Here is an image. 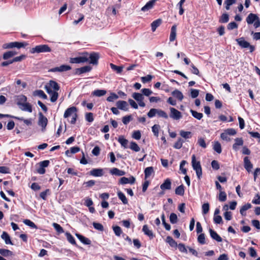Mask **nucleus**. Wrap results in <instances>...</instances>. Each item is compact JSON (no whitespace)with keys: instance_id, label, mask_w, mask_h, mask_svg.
Here are the masks:
<instances>
[{"instance_id":"nucleus-1","label":"nucleus","mask_w":260,"mask_h":260,"mask_svg":"<svg viewBox=\"0 0 260 260\" xmlns=\"http://www.w3.org/2000/svg\"><path fill=\"white\" fill-rule=\"evenodd\" d=\"M77 109L75 107H72L68 108L63 115V117L65 118H68L70 116H72V119L70 121L71 124H75L76 122L77 118L78 117L77 114Z\"/></svg>"},{"instance_id":"nucleus-2","label":"nucleus","mask_w":260,"mask_h":260,"mask_svg":"<svg viewBox=\"0 0 260 260\" xmlns=\"http://www.w3.org/2000/svg\"><path fill=\"white\" fill-rule=\"evenodd\" d=\"M191 165L193 169L196 171L198 178L200 180L202 177V169L200 162L196 160L195 155L191 156Z\"/></svg>"},{"instance_id":"nucleus-3","label":"nucleus","mask_w":260,"mask_h":260,"mask_svg":"<svg viewBox=\"0 0 260 260\" xmlns=\"http://www.w3.org/2000/svg\"><path fill=\"white\" fill-rule=\"evenodd\" d=\"M157 115L159 117L164 118L165 119L168 118L167 113L161 109L152 108L147 113L149 118H152Z\"/></svg>"},{"instance_id":"nucleus-4","label":"nucleus","mask_w":260,"mask_h":260,"mask_svg":"<svg viewBox=\"0 0 260 260\" xmlns=\"http://www.w3.org/2000/svg\"><path fill=\"white\" fill-rule=\"evenodd\" d=\"M51 51V48L48 45H37L36 47L32 48L30 50L31 53H40L50 52Z\"/></svg>"},{"instance_id":"nucleus-5","label":"nucleus","mask_w":260,"mask_h":260,"mask_svg":"<svg viewBox=\"0 0 260 260\" xmlns=\"http://www.w3.org/2000/svg\"><path fill=\"white\" fill-rule=\"evenodd\" d=\"M26 45L27 44L25 43L14 42L3 44V48L4 49L12 48L14 47L20 48L22 47H25Z\"/></svg>"},{"instance_id":"nucleus-6","label":"nucleus","mask_w":260,"mask_h":260,"mask_svg":"<svg viewBox=\"0 0 260 260\" xmlns=\"http://www.w3.org/2000/svg\"><path fill=\"white\" fill-rule=\"evenodd\" d=\"M236 41L239 45L243 48H248V47H250V52L251 53L254 51L255 47L250 45L249 43L245 41L243 38L237 39Z\"/></svg>"},{"instance_id":"nucleus-7","label":"nucleus","mask_w":260,"mask_h":260,"mask_svg":"<svg viewBox=\"0 0 260 260\" xmlns=\"http://www.w3.org/2000/svg\"><path fill=\"white\" fill-rule=\"evenodd\" d=\"M88 61V53L85 52L83 56L71 58L70 62L72 63H79Z\"/></svg>"},{"instance_id":"nucleus-8","label":"nucleus","mask_w":260,"mask_h":260,"mask_svg":"<svg viewBox=\"0 0 260 260\" xmlns=\"http://www.w3.org/2000/svg\"><path fill=\"white\" fill-rule=\"evenodd\" d=\"M45 89L47 92H50L51 90L58 91L59 89V86L57 82L51 80L45 85Z\"/></svg>"},{"instance_id":"nucleus-9","label":"nucleus","mask_w":260,"mask_h":260,"mask_svg":"<svg viewBox=\"0 0 260 260\" xmlns=\"http://www.w3.org/2000/svg\"><path fill=\"white\" fill-rule=\"evenodd\" d=\"M39 117L38 124L42 127V131H44L46 127L47 126L48 120L47 118L45 116H44L42 113H39Z\"/></svg>"},{"instance_id":"nucleus-10","label":"nucleus","mask_w":260,"mask_h":260,"mask_svg":"<svg viewBox=\"0 0 260 260\" xmlns=\"http://www.w3.org/2000/svg\"><path fill=\"white\" fill-rule=\"evenodd\" d=\"M170 116L171 118L175 120H179L181 118L182 115L181 112L178 110H176L175 108L171 107L170 108Z\"/></svg>"},{"instance_id":"nucleus-11","label":"nucleus","mask_w":260,"mask_h":260,"mask_svg":"<svg viewBox=\"0 0 260 260\" xmlns=\"http://www.w3.org/2000/svg\"><path fill=\"white\" fill-rule=\"evenodd\" d=\"M99 58V55L98 53L92 52L90 54L88 53V61L90 63L93 64H97L98 62V59Z\"/></svg>"},{"instance_id":"nucleus-12","label":"nucleus","mask_w":260,"mask_h":260,"mask_svg":"<svg viewBox=\"0 0 260 260\" xmlns=\"http://www.w3.org/2000/svg\"><path fill=\"white\" fill-rule=\"evenodd\" d=\"M116 105L119 109L124 111H127L128 110V105L126 101H118L116 102Z\"/></svg>"},{"instance_id":"nucleus-13","label":"nucleus","mask_w":260,"mask_h":260,"mask_svg":"<svg viewBox=\"0 0 260 260\" xmlns=\"http://www.w3.org/2000/svg\"><path fill=\"white\" fill-rule=\"evenodd\" d=\"M71 69V68L70 66L63 64V65L60 66V67L52 68L51 70V71L54 72H61L67 71Z\"/></svg>"},{"instance_id":"nucleus-14","label":"nucleus","mask_w":260,"mask_h":260,"mask_svg":"<svg viewBox=\"0 0 260 260\" xmlns=\"http://www.w3.org/2000/svg\"><path fill=\"white\" fill-rule=\"evenodd\" d=\"M244 166L248 172H250L253 168V165L250 161L248 157L246 156L244 158Z\"/></svg>"},{"instance_id":"nucleus-15","label":"nucleus","mask_w":260,"mask_h":260,"mask_svg":"<svg viewBox=\"0 0 260 260\" xmlns=\"http://www.w3.org/2000/svg\"><path fill=\"white\" fill-rule=\"evenodd\" d=\"M244 141L242 138H237L235 139V143L233 145V149L237 151L239 149V146H242L243 145Z\"/></svg>"},{"instance_id":"nucleus-16","label":"nucleus","mask_w":260,"mask_h":260,"mask_svg":"<svg viewBox=\"0 0 260 260\" xmlns=\"http://www.w3.org/2000/svg\"><path fill=\"white\" fill-rule=\"evenodd\" d=\"M135 182V178L134 177H131L129 178L123 177L120 179L119 183L121 184H125L127 183H130L133 184Z\"/></svg>"},{"instance_id":"nucleus-17","label":"nucleus","mask_w":260,"mask_h":260,"mask_svg":"<svg viewBox=\"0 0 260 260\" xmlns=\"http://www.w3.org/2000/svg\"><path fill=\"white\" fill-rule=\"evenodd\" d=\"M90 174L94 177H101L104 175L103 169H93L90 172Z\"/></svg>"},{"instance_id":"nucleus-18","label":"nucleus","mask_w":260,"mask_h":260,"mask_svg":"<svg viewBox=\"0 0 260 260\" xmlns=\"http://www.w3.org/2000/svg\"><path fill=\"white\" fill-rule=\"evenodd\" d=\"M157 0H151L149 1L142 8L141 10L143 12L147 11L152 9Z\"/></svg>"},{"instance_id":"nucleus-19","label":"nucleus","mask_w":260,"mask_h":260,"mask_svg":"<svg viewBox=\"0 0 260 260\" xmlns=\"http://www.w3.org/2000/svg\"><path fill=\"white\" fill-rule=\"evenodd\" d=\"M142 231L144 232V234L148 236L150 239H152L154 238V235L153 234L152 231L149 230L147 225H143Z\"/></svg>"},{"instance_id":"nucleus-20","label":"nucleus","mask_w":260,"mask_h":260,"mask_svg":"<svg viewBox=\"0 0 260 260\" xmlns=\"http://www.w3.org/2000/svg\"><path fill=\"white\" fill-rule=\"evenodd\" d=\"M26 102H27V98L26 96L21 94L17 96L16 103L19 107Z\"/></svg>"},{"instance_id":"nucleus-21","label":"nucleus","mask_w":260,"mask_h":260,"mask_svg":"<svg viewBox=\"0 0 260 260\" xmlns=\"http://www.w3.org/2000/svg\"><path fill=\"white\" fill-rule=\"evenodd\" d=\"M209 233L211 238L217 242H221L222 238L217 234V233L211 229H209Z\"/></svg>"},{"instance_id":"nucleus-22","label":"nucleus","mask_w":260,"mask_h":260,"mask_svg":"<svg viewBox=\"0 0 260 260\" xmlns=\"http://www.w3.org/2000/svg\"><path fill=\"white\" fill-rule=\"evenodd\" d=\"M177 32V26L176 25H174L171 27V33L170 35V41L173 42L174 41L176 38V33Z\"/></svg>"},{"instance_id":"nucleus-23","label":"nucleus","mask_w":260,"mask_h":260,"mask_svg":"<svg viewBox=\"0 0 260 260\" xmlns=\"http://www.w3.org/2000/svg\"><path fill=\"white\" fill-rule=\"evenodd\" d=\"M19 107L22 111H27L29 113L32 112V111L31 105L29 103L27 102H26L24 104H23Z\"/></svg>"},{"instance_id":"nucleus-24","label":"nucleus","mask_w":260,"mask_h":260,"mask_svg":"<svg viewBox=\"0 0 260 260\" xmlns=\"http://www.w3.org/2000/svg\"><path fill=\"white\" fill-rule=\"evenodd\" d=\"M160 187L162 190L170 189L171 188V181L170 179H166L164 182L160 185Z\"/></svg>"},{"instance_id":"nucleus-25","label":"nucleus","mask_w":260,"mask_h":260,"mask_svg":"<svg viewBox=\"0 0 260 260\" xmlns=\"http://www.w3.org/2000/svg\"><path fill=\"white\" fill-rule=\"evenodd\" d=\"M258 16L254 14L250 13L246 18V22L248 24H251L256 20Z\"/></svg>"},{"instance_id":"nucleus-26","label":"nucleus","mask_w":260,"mask_h":260,"mask_svg":"<svg viewBox=\"0 0 260 260\" xmlns=\"http://www.w3.org/2000/svg\"><path fill=\"white\" fill-rule=\"evenodd\" d=\"M76 236L79 239V240L83 244L86 245L90 244L91 241L89 239L79 234H76Z\"/></svg>"},{"instance_id":"nucleus-27","label":"nucleus","mask_w":260,"mask_h":260,"mask_svg":"<svg viewBox=\"0 0 260 260\" xmlns=\"http://www.w3.org/2000/svg\"><path fill=\"white\" fill-rule=\"evenodd\" d=\"M118 141L124 148H127L128 147V141L127 139H125L123 136H119Z\"/></svg>"},{"instance_id":"nucleus-28","label":"nucleus","mask_w":260,"mask_h":260,"mask_svg":"<svg viewBox=\"0 0 260 260\" xmlns=\"http://www.w3.org/2000/svg\"><path fill=\"white\" fill-rule=\"evenodd\" d=\"M110 173L112 175H115L118 176H122L125 174L124 171L120 170L119 169L116 168H113L112 170H111Z\"/></svg>"},{"instance_id":"nucleus-29","label":"nucleus","mask_w":260,"mask_h":260,"mask_svg":"<svg viewBox=\"0 0 260 260\" xmlns=\"http://www.w3.org/2000/svg\"><path fill=\"white\" fill-rule=\"evenodd\" d=\"M0 254L5 257L12 256L13 255L12 251L3 248H0Z\"/></svg>"},{"instance_id":"nucleus-30","label":"nucleus","mask_w":260,"mask_h":260,"mask_svg":"<svg viewBox=\"0 0 260 260\" xmlns=\"http://www.w3.org/2000/svg\"><path fill=\"white\" fill-rule=\"evenodd\" d=\"M1 238L5 240L6 244L13 245L9 235L6 232H3Z\"/></svg>"},{"instance_id":"nucleus-31","label":"nucleus","mask_w":260,"mask_h":260,"mask_svg":"<svg viewBox=\"0 0 260 260\" xmlns=\"http://www.w3.org/2000/svg\"><path fill=\"white\" fill-rule=\"evenodd\" d=\"M154 169L152 167H149L146 168L144 170L145 179H146L149 177L152 174H154Z\"/></svg>"},{"instance_id":"nucleus-32","label":"nucleus","mask_w":260,"mask_h":260,"mask_svg":"<svg viewBox=\"0 0 260 260\" xmlns=\"http://www.w3.org/2000/svg\"><path fill=\"white\" fill-rule=\"evenodd\" d=\"M47 93L50 95V101L52 102L56 101L58 97L57 91L51 90V92Z\"/></svg>"},{"instance_id":"nucleus-33","label":"nucleus","mask_w":260,"mask_h":260,"mask_svg":"<svg viewBox=\"0 0 260 260\" xmlns=\"http://www.w3.org/2000/svg\"><path fill=\"white\" fill-rule=\"evenodd\" d=\"M229 207L227 205H225L223 209L226 211L224 213V217L227 220H230L232 219V212L230 211H227L228 210Z\"/></svg>"},{"instance_id":"nucleus-34","label":"nucleus","mask_w":260,"mask_h":260,"mask_svg":"<svg viewBox=\"0 0 260 260\" xmlns=\"http://www.w3.org/2000/svg\"><path fill=\"white\" fill-rule=\"evenodd\" d=\"M251 208V205L250 203H247L243 205L240 209V212L242 216L246 215V211Z\"/></svg>"},{"instance_id":"nucleus-35","label":"nucleus","mask_w":260,"mask_h":260,"mask_svg":"<svg viewBox=\"0 0 260 260\" xmlns=\"http://www.w3.org/2000/svg\"><path fill=\"white\" fill-rule=\"evenodd\" d=\"M166 241L172 247H177V242L171 236H168L166 238Z\"/></svg>"},{"instance_id":"nucleus-36","label":"nucleus","mask_w":260,"mask_h":260,"mask_svg":"<svg viewBox=\"0 0 260 260\" xmlns=\"http://www.w3.org/2000/svg\"><path fill=\"white\" fill-rule=\"evenodd\" d=\"M172 94L177 98L179 101H182L184 98V96L182 92L178 90V89H176L172 92Z\"/></svg>"},{"instance_id":"nucleus-37","label":"nucleus","mask_w":260,"mask_h":260,"mask_svg":"<svg viewBox=\"0 0 260 260\" xmlns=\"http://www.w3.org/2000/svg\"><path fill=\"white\" fill-rule=\"evenodd\" d=\"M161 23V20L160 19H157L152 22L151 24V29L152 31H154L156 28L158 27Z\"/></svg>"},{"instance_id":"nucleus-38","label":"nucleus","mask_w":260,"mask_h":260,"mask_svg":"<svg viewBox=\"0 0 260 260\" xmlns=\"http://www.w3.org/2000/svg\"><path fill=\"white\" fill-rule=\"evenodd\" d=\"M111 68L118 74H120L123 70V67L122 66H117L113 63L110 64Z\"/></svg>"},{"instance_id":"nucleus-39","label":"nucleus","mask_w":260,"mask_h":260,"mask_svg":"<svg viewBox=\"0 0 260 260\" xmlns=\"http://www.w3.org/2000/svg\"><path fill=\"white\" fill-rule=\"evenodd\" d=\"M34 95L35 96H38L43 99H46L47 98L46 94L42 90H37L35 91L34 92Z\"/></svg>"},{"instance_id":"nucleus-40","label":"nucleus","mask_w":260,"mask_h":260,"mask_svg":"<svg viewBox=\"0 0 260 260\" xmlns=\"http://www.w3.org/2000/svg\"><path fill=\"white\" fill-rule=\"evenodd\" d=\"M117 196L119 199L122 201L123 204H127L128 203L127 199L125 196L121 191H119L117 192Z\"/></svg>"},{"instance_id":"nucleus-41","label":"nucleus","mask_w":260,"mask_h":260,"mask_svg":"<svg viewBox=\"0 0 260 260\" xmlns=\"http://www.w3.org/2000/svg\"><path fill=\"white\" fill-rule=\"evenodd\" d=\"M213 149L217 153L220 154L222 151L221 146L220 143L218 141L214 142Z\"/></svg>"},{"instance_id":"nucleus-42","label":"nucleus","mask_w":260,"mask_h":260,"mask_svg":"<svg viewBox=\"0 0 260 260\" xmlns=\"http://www.w3.org/2000/svg\"><path fill=\"white\" fill-rule=\"evenodd\" d=\"M175 193L177 195L182 196L184 194V187L183 185L178 186L175 189Z\"/></svg>"},{"instance_id":"nucleus-43","label":"nucleus","mask_w":260,"mask_h":260,"mask_svg":"<svg viewBox=\"0 0 260 260\" xmlns=\"http://www.w3.org/2000/svg\"><path fill=\"white\" fill-rule=\"evenodd\" d=\"M132 97L137 102L144 100V96L143 94L140 93H133L132 94Z\"/></svg>"},{"instance_id":"nucleus-44","label":"nucleus","mask_w":260,"mask_h":260,"mask_svg":"<svg viewBox=\"0 0 260 260\" xmlns=\"http://www.w3.org/2000/svg\"><path fill=\"white\" fill-rule=\"evenodd\" d=\"M192 116L194 117L195 118L197 119L198 120H200L202 118L203 115L201 113L197 112L196 111H194L193 110H190Z\"/></svg>"},{"instance_id":"nucleus-45","label":"nucleus","mask_w":260,"mask_h":260,"mask_svg":"<svg viewBox=\"0 0 260 260\" xmlns=\"http://www.w3.org/2000/svg\"><path fill=\"white\" fill-rule=\"evenodd\" d=\"M16 54V52L13 51L6 52L3 54V58L4 59H8L14 56Z\"/></svg>"},{"instance_id":"nucleus-46","label":"nucleus","mask_w":260,"mask_h":260,"mask_svg":"<svg viewBox=\"0 0 260 260\" xmlns=\"http://www.w3.org/2000/svg\"><path fill=\"white\" fill-rule=\"evenodd\" d=\"M129 148L135 152H138L140 150V148L138 145L135 142H131Z\"/></svg>"},{"instance_id":"nucleus-47","label":"nucleus","mask_w":260,"mask_h":260,"mask_svg":"<svg viewBox=\"0 0 260 260\" xmlns=\"http://www.w3.org/2000/svg\"><path fill=\"white\" fill-rule=\"evenodd\" d=\"M180 136L184 139H189L191 137V133L190 132H185L181 130L180 132Z\"/></svg>"},{"instance_id":"nucleus-48","label":"nucleus","mask_w":260,"mask_h":260,"mask_svg":"<svg viewBox=\"0 0 260 260\" xmlns=\"http://www.w3.org/2000/svg\"><path fill=\"white\" fill-rule=\"evenodd\" d=\"M106 93V90L101 89L95 90L92 93L93 95L96 96H101L104 95Z\"/></svg>"},{"instance_id":"nucleus-49","label":"nucleus","mask_w":260,"mask_h":260,"mask_svg":"<svg viewBox=\"0 0 260 260\" xmlns=\"http://www.w3.org/2000/svg\"><path fill=\"white\" fill-rule=\"evenodd\" d=\"M118 95L114 92H112L110 93V95L107 98V101L109 102H112L118 99Z\"/></svg>"},{"instance_id":"nucleus-50","label":"nucleus","mask_w":260,"mask_h":260,"mask_svg":"<svg viewBox=\"0 0 260 260\" xmlns=\"http://www.w3.org/2000/svg\"><path fill=\"white\" fill-rule=\"evenodd\" d=\"M229 20V15L226 13L223 14L220 17L219 21L220 23H226Z\"/></svg>"},{"instance_id":"nucleus-51","label":"nucleus","mask_w":260,"mask_h":260,"mask_svg":"<svg viewBox=\"0 0 260 260\" xmlns=\"http://www.w3.org/2000/svg\"><path fill=\"white\" fill-rule=\"evenodd\" d=\"M159 129H160V126L158 124H154L152 127V131L153 133L155 136H156V137L158 136Z\"/></svg>"},{"instance_id":"nucleus-52","label":"nucleus","mask_w":260,"mask_h":260,"mask_svg":"<svg viewBox=\"0 0 260 260\" xmlns=\"http://www.w3.org/2000/svg\"><path fill=\"white\" fill-rule=\"evenodd\" d=\"M66 235L68 241L71 243L72 244L75 245L76 241L74 238L72 236V235L69 233H66Z\"/></svg>"},{"instance_id":"nucleus-53","label":"nucleus","mask_w":260,"mask_h":260,"mask_svg":"<svg viewBox=\"0 0 260 260\" xmlns=\"http://www.w3.org/2000/svg\"><path fill=\"white\" fill-rule=\"evenodd\" d=\"M15 119H17L19 120L23 121V122L26 124L27 125H30L32 124V119H25L23 117H15Z\"/></svg>"},{"instance_id":"nucleus-54","label":"nucleus","mask_w":260,"mask_h":260,"mask_svg":"<svg viewBox=\"0 0 260 260\" xmlns=\"http://www.w3.org/2000/svg\"><path fill=\"white\" fill-rule=\"evenodd\" d=\"M184 141L181 138H179L177 141L174 144V147L176 149H180L182 146Z\"/></svg>"},{"instance_id":"nucleus-55","label":"nucleus","mask_w":260,"mask_h":260,"mask_svg":"<svg viewBox=\"0 0 260 260\" xmlns=\"http://www.w3.org/2000/svg\"><path fill=\"white\" fill-rule=\"evenodd\" d=\"M91 70V67L89 66H84L78 69L80 74H82L89 72Z\"/></svg>"},{"instance_id":"nucleus-56","label":"nucleus","mask_w":260,"mask_h":260,"mask_svg":"<svg viewBox=\"0 0 260 260\" xmlns=\"http://www.w3.org/2000/svg\"><path fill=\"white\" fill-rule=\"evenodd\" d=\"M170 221L172 224L177 223L178 217L175 213H172L170 215Z\"/></svg>"},{"instance_id":"nucleus-57","label":"nucleus","mask_w":260,"mask_h":260,"mask_svg":"<svg viewBox=\"0 0 260 260\" xmlns=\"http://www.w3.org/2000/svg\"><path fill=\"white\" fill-rule=\"evenodd\" d=\"M187 162L186 160H182L180 165V170L183 174L187 173V170L185 168H184V166L186 164Z\"/></svg>"},{"instance_id":"nucleus-58","label":"nucleus","mask_w":260,"mask_h":260,"mask_svg":"<svg viewBox=\"0 0 260 260\" xmlns=\"http://www.w3.org/2000/svg\"><path fill=\"white\" fill-rule=\"evenodd\" d=\"M202 212L203 214H206L208 213L209 210V203H204L202 207Z\"/></svg>"},{"instance_id":"nucleus-59","label":"nucleus","mask_w":260,"mask_h":260,"mask_svg":"<svg viewBox=\"0 0 260 260\" xmlns=\"http://www.w3.org/2000/svg\"><path fill=\"white\" fill-rule=\"evenodd\" d=\"M177 247L180 252L185 253H187V248L185 246L184 244L180 243L178 245L177 244Z\"/></svg>"},{"instance_id":"nucleus-60","label":"nucleus","mask_w":260,"mask_h":260,"mask_svg":"<svg viewBox=\"0 0 260 260\" xmlns=\"http://www.w3.org/2000/svg\"><path fill=\"white\" fill-rule=\"evenodd\" d=\"M113 229L115 234L117 236H120L122 233V230L120 226H115L113 227Z\"/></svg>"},{"instance_id":"nucleus-61","label":"nucleus","mask_w":260,"mask_h":260,"mask_svg":"<svg viewBox=\"0 0 260 260\" xmlns=\"http://www.w3.org/2000/svg\"><path fill=\"white\" fill-rule=\"evenodd\" d=\"M23 222L25 224L34 229H37V227L36 224L31 220L29 219H25L23 221Z\"/></svg>"},{"instance_id":"nucleus-62","label":"nucleus","mask_w":260,"mask_h":260,"mask_svg":"<svg viewBox=\"0 0 260 260\" xmlns=\"http://www.w3.org/2000/svg\"><path fill=\"white\" fill-rule=\"evenodd\" d=\"M53 226L54 228L56 230V231L59 233H62L63 232V230L62 228L58 223H53Z\"/></svg>"},{"instance_id":"nucleus-63","label":"nucleus","mask_w":260,"mask_h":260,"mask_svg":"<svg viewBox=\"0 0 260 260\" xmlns=\"http://www.w3.org/2000/svg\"><path fill=\"white\" fill-rule=\"evenodd\" d=\"M132 120V117L131 115L125 116L122 118V122L124 124H127Z\"/></svg>"},{"instance_id":"nucleus-64","label":"nucleus","mask_w":260,"mask_h":260,"mask_svg":"<svg viewBox=\"0 0 260 260\" xmlns=\"http://www.w3.org/2000/svg\"><path fill=\"white\" fill-rule=\"evenodd\" d=\"M141 134L139 131H134L132 135V137L136 140H140L141 139Z\"/></svg>"}]
</instances>
